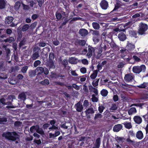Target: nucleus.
Here are the masks:
<instances>
[{
	"label": "nucleus",
	"instance_id": "obj_1",
	"mask_svg": "<svg viewBox=\"0 0 148 148\" xmlns=\"http://www.w3.org/2000/svg\"><path fill=\"white\" fill-rule=\"evenodd\" d=\"M110 48L108 41H104L103 43H102L100 45L99 48L95 47L94 54L97 55V57H100L103 51H105L106 49H108Z\"/></svg>",
	"mask_w": 148,
	"mask_h": 148
},
{
	"label": "nucleus",
	"instance_id": "obj_2",
	"mask_svg": "<svg viewBox=\"0 0 148 148\" xmlns=\"http://www.w3.org/2000/svg\"><path fill=\"white\" fill-rule=\"evenodd\" d=\"M148 29V26L146 23L141 22L138 25V32L139 35H145Z\"/></svg>",
	"mask_w": 148,
	"mask_h": 148
},
{
	"label": "nucleus",
	"instance_id": "obj_3",
	"mask_svg": "<svg viewBox=\"0 0 148 148\" xmlns=\"http://www.w3.org/2000/svg\"><path fill=\"white\" fill-rule=\"evenodd\" d=\"M146 67L144 64H142L140 66H134L132 69L133 72L136 74H139L140 72H144L145 71Z\"/></svg>",
	"mask_w": 148,
	"mask_h": 148
},
{
	"label": "nucleus",
	"instance_id": "obj_4",
	"mask_svg": "<svg viewBox=\"0 0 148 148\" xmlns=\"http://www.w3.org/2000/svg\"><path fill=\"white\" fill-rule=\"evenodd\" d=\"M40 50V48L38 47H36L34 48L33 53L31 56L32 60H36L39 57Z\"/></svg>",
	"mask_w": 148,
	"mask_h": 148
},
{
	"label": "nucleus",
	"instance_id": "obj_5",
	"mask_svg": "<svg viewBox=\"0 0 148 148\" xmlns=\"http://www.w3.org/2000/svg\"><path fill=\"white\" fill-rule=\"evenodd\" d=\"M2 136L9 140L13 141H15L17 138L16 136H12V133L10 132H4L2 135Z\"/></svg>",
	"mask_w": 148,
	"mask_h": 148
},
{
	"label": "nucleus",
	"instance_id": "obj_6",
	"mask_svg": "<svg viewBox=\"0 0 148 148\" xmlns=\"http://www.w3.org/2000/svg\"><path fill=\"white\" fill-rule=\"evenodd\" d=\"M122 6V3L119 0H116L114 4V8L113 10L110 12V14H116L118 10Z\"/></svg>",
	"mask_w": 148,
	"mask_h": 148
},
{
	"label": "nucleus",
	"instance_id": "obj_7",
	"mask_svg": "<svg viewBox=\"0 0 148 148\" xmlns=\"http://www.w3.org/2000/svg\"><path fill=\"white\" fill-rule=\"evenodd\" d=\"M13 19L14 18L13 17L8 16L5 19V23L6 25H10L8 26L11 27H15L16 25L14 23L12 22Z\"/></svg>",
	"mask_w": 148,
	"mask_h": 148
},
{
	"label": "nucleus",
	"instance_id": "obj_8",
	"mask_svg": "<svg viewBox=\"0 0 148 148\" xmlns=\"http://www.w3.org/2000/svg\"><path fill=\"white\" fill-rule=\"evenodd\" d=\"M134 79V76L132 73H127L124 77L125 81L127 83L132 82Z\"/></svg>",
	"mask_w": 148,
	"mask_h": 148
},
{
	"label": "nucleus",
	"instance_id": "obj_9",
	"mask_svg": "<svg viewBox=\"0 0 148 148\" xmlns=\"http://www.w3.org/2000/svg\"><path fill=\"white\" fill-rule=\"evenodd\" d=\"M101 8L103 10L107 9L109 6L108 3L106 0H102L100 3Z\"/></svg>",
	"mask_w": 148,
	"mask_h": 148
},
{
	"label": "nucleus",
	"instance_id": "obj_10",
	"mask_svg": "<svg viewBox=\"0 0 148 148\" xmlns=\"http://www.w3.org/2000/svg\"><path fill=\"white\" fill-rule=\"evenodd\" d=\"M88 52L87 54V56L88 58L91 57L92 55V52L95 54V48H93L91 46H88Z\"/></svg>",
	"mask_w": 148,
	"mask_h": 148
},
{
	"label": "nucleus",
	"instance_id": "obj_11",
	"mask_svg": "<svg viewBox=\"0 0 148 148\" xmlns=\"http://www.w3.org/2000/svg\"><path fill=\"white\" fill-rule=\"evenodd\" d=\"M75 107L77 111L78 112H82L84 109V107L80 101L75 104Z\"/></svg>",
	"mask_w": 148,
	"mask_h": 148
},
{
	"label": "nucleus",
	"instance_id": "obj_12",
	"mask_svg": "<svg viewBox=\"0 0 148 148\" xmlns=\"http://www.w3.org/2000/svg\"><path fill=\"white\" fill-rule=\"evenodd\" d=\"M54 62L53 60L48 61L46 63V66L49 70L51 69H54L55 68V66L54 64Z\"/></svg>",
	"mask_w": 148,
	"mask_h": 148
},
{
	"label": "nucleus",
	"instance_id": "obj_13",
	"mask_svg": "<svg viewBox=\"0 0 148 148\" xmlns=\"http://www.w3.org/2000/svg\"><path fill=\"white\" fill-rule=\"evenodd\" d=\"M133 119L135 123L138 124H140L142 122V118L139 116H134Z\"/></svg>",
	"mask_w": 148,
	"mask_h": 148
},
{
	"label": "nucleus",
	"instance_id": "obj_14",
	"mask_svg": "<svg viewBox=\"0 0 148 148\" xmlns=\"http://www.w3.org/2000/svg\"><path fill=\"white\" fill-rule=\"evenodd\" d=\"M62 20L64 19V21L61 23L59 27V29H62L66 24L69 21L67 17H63L62 18Z\"/></svg>",
	"mask_w": 148,
	"mask_h": 148
},
{
	"label": "nucleus",
	"instance_id": "obj_15",
	"mask_svg": "<svg viewBox=\"0 0 148 148\" xmlns=\"http://www.w3.org/2000/svg\"><path fill=\"white\" fill-rule=\"evenodd\" d=\"M51 76L52 78L55 79L57 78L60 77H65V75H64L60 74L59 73H56L53 72H51Z\"/></svg>",
	"mask_w": 148,
	"mask_h": 148
},
{
	"label": "nucleus",
	"instance_id": "obj_16",
	"mask_svg": "<svg viewBox=\"0 0 148 148\" xmlns=\"http://www.w3.org/2000/svg\"><path fill=\"white\" fill-rule=\"evenodd\" d=\"M26 92H23L20 93L18 95V99L21 100L25 101L26 99Z\"/></svg>",
	"mask_w": 148,
	"mask_h": 148
},
{
	"label": "nucleus",
	"instance_id": "obj_17",
	"mask_svg": "<svg viewBox=\"0 0 148 148\" xmlns=\"http://www.w3.org/2000/svg\"><path fill=\"white\" fill-rule=\"evenodd\" d=\"M79 33L81 36H85L88 34V31L85 29L82 28L79 30Z\"/></svg>",
	"mask_w": 148,
	"mask_h": 148
},
{
	"label": "nucleus",
	"instance_id": "obj_18",
	"mask_svg": "<svg viewBox=\"0 0 148 148\" xmlns=\"http://www.w3.org/2000/svg\"><path fill=\"white\" fill-rule=\"evenodd\" d=\"M118 38L121 41H123L125 40L127 38L126 35L123 32H120L118 35Z\"/></svg>",
	"mask_w": 148,
	"mask_h": 148
},
{
	"label": "nucleus",
	"instance_id": "obj_19",
	"mask_svg": "<svg viewBox=\"0 0 148 148\" xmlns=\"http://www.w3.org/2000/svg\"><path fill=\"white\" fill-rule=\"evenodd\" d=\"M135 47L134 44L132 43H130L129 41L127 42L126 48L128 50L130 51L133 50L135 48Z\"/></svg>",
	"mask_w": 148,
	"mask_h": 148
},
{
	"label": "nucleus",
	"instance_id": "obj_20",
	"mask_svg": "<svg viewBox=\"0 0 148 148\" xmlns=\"http://www.w3.org/2000/svg\"><path fill=\"white\" fill-rule=\"evenodd\" d=\"M87 116H89L88 117L90 118V114H92L94 113L95 112L92 108H88L85 111Z\"/></svg>",
	"mask_w": 148,
	"mask_h": 148
},
{
	"label": "nucleus",
	"instance_id": "obj_21",
	"mask_svg": "<svg viewBox=\"0 0 148 148\" xmlns=\"http://www.w3.org/2000/svg\"><path fill=\"white\" fill-rule=\"evenodd\" d=\"M122 126L121 124H118L115 125L113 127V130L114 132H118L122 129Z\"/></svg>",
	"mask_w": 148,
	"mask_h": 148
},
{
	"label": "nucleus",
	"instance_id": "obj_22",
	"mask_svg": "<svg viewBox=\"0 0 148 148\" xmlns=\"http://www.w3.org/2000/svg\"><path fill=\"white\" fill-rule=\"evenodd\" d=\"M110 45L111 47L115 51H118L119 49L118 46L113 41H112L109 45Z\"/></svg>",
	"mask_w": 148,
	"mask_h": 148
},
{
	"label": "nucleus",
	"instance_id": "obj_23",
	"mask_svg": "<svg viewBox=\"0 0 148 148\" xmlns=\"http://www.w3.org/2000/svg\"><path fill=\"white\" fill-rule=\"evenodd\" d=\"M136 137L138 139L141 140L143 138V134L142 131L141 130H139L136 132Z\"/></svg>",
	"mask_w": 148,
	"mask_h": 148
},
{
	"label": "nucleus",
	"instance_id": "obj_24",
	"mask_svg": "<svg viewBox=\"0 0 148 148\" xmlns=\"http://www.w3.org/2000/svg\"><path fill=\"white\" fill-rule=\"evenodd\" d=\"M36 73H37V75H39L41 74L44 71V69L42 67H38L36 69Z\"/></svg>",
	"mask_w": 148,
	"mask_h": 148
},
{
	"label": "nucleus",
	"instance_id": "obj_25",
	"mask_svg": "<svg viewBox=\"0 0 148 148\" xmlns=\"http://www.w3.org/2000/svg\"><path fill=\"white\" fill-rule=\"evenodd\" d=\"M77 59L74 57L70 58L69 60V62L72 64H75L77 63Z\"/></svg>",
	"mask_w": 148,
	"mask_h": 148
},
{
	"label": "nucleus",
	"instance_id": "obj_26",
	"mask_svg": "<svg viewBox=\"0 0 148 148\" xmlns=\"http://www.w3.org/2000/svg\"><path fill=\"white\" fill-rule=\"evenodd\" d=\"M137 86L140 88L147 89V87L148 88V82H144L143 83Z\"/></svg>",
	"mask_w": 148,
	"mask_h": 148
},
{
	"label": "nucleus",
	"instance_id": "obj_27",
	"mask_svg": "<svg viewBox=\"0 0 148 148\" xmlns=\"http://www.w3.org/2000/svg\"><path fill=\"white\" fill-rule=\"evenodd\" d=\"M90 32L92 34L93 36H100L99 32L98 31L90 29Z\"/></svg>",
	"mask_w": 148,
	"mask_h": 148
},
{
	"label": "nucleus",
	"instance_id": "obj_28",
	"mask_svg": "<svg viewBox=\"0 0 148 148\" xmlns=\"http://www.w3.org/2000/svg\"><path fill=\"white\" fill-rule=\"evenodd\" d=\"M6 5V2L5 0H0V9L5 8Z\"/></svg>",
	"mask_w": 148,
	"mask_h": 148
},
{
	"label": "nucleus",
	"instance_id": "obj_29",
	"mask_svg": "<svg viewBox=\"0 0 148 148\" xmlns=\"http://www.w3.org/2000/svg\"><path fill=\"white\" fill-rule=\"evenodd\" d=\"M36 131L37 133L41 135H43L44 134V131L42 128H40V126L38 125V126L36 127Z\"/></svg>",
	"mask_w": 148,
	"mask_h": 148
},
{
	"label": "nucleus",
	"instance_id": "obj_30",
	"mask_svg": "<svg viewBox=\"0 0 148 148\" xmlns=\"http://www.w3.org/2000/svg\"><path fill=\"white\" fill-rule=\"evenodd\" d=\"M3 48L6 51L7 57L10 56V49L7 48V46L5 45L3 46Z\"/></svg>",
	"mask_w": 148,
	"mask_h": 148
},
{
	"label": "nucleus",
	"instance_id": "obj_31",
	"mask_svg": "<svg viewBox=\"0 0 148 148\" xmlns=\"http://www.w3.org/2000/svg\"><path fill=\"white\" fill-rule=\"evenodd\" d=\"M97 71L94 70L93 71V73L90 75V78L92 79H95L97 77L98 74Z\"/></svg>",
	"mask_w": 148,
	"mask_h": 148
},
{
	"label": "nucleus",
	"instance_id": "obj_32",
	"mask_svg": "<svg viewBox=\"0 0 148 148\" xmlns=\"http://www.w3.org/2000/svg\"><path fill=\"white\" fill-rule=\"evenodd\" d=\"M17 33V41H20L22 36L21 30L20 29L18 30Z\"/></svg>",
	"mask_w": 148,
	"mask_h": 148
},
{
	"label": "nucleus",
	"instance_id": "obj_33",
	"mask_svg": "<svg viewBox=\"0 0 148 148\" xmlns=\"http://www.w3.org/2000/svg\"><path fill=\"white\" fill-rule=\"evenodd\" d=\"M14 40L15 39L13 37L10 36L9 38L4 39L3 41L5 42L11 43L12 42L14 41Z\"/></svg>",
	"mask_w": 148,
	"mask_h": 148
},
{
	"label": "nucleus",
	"instance_id": "obj_34",
	"mask_svg": "<svg viewBox=\"0 0 148 148\" xmlns=\"http://www.w3.org/2000/svg\"><path fill=\"white\" fill-rule=\"evenodd\" d=\"M36 74V70H30L29 71V75L30 77H34Z\"/></svg>",
	"mask_w": 148,
	"mask_h": 148
},
{
	"label": "nucleus",
	"instance_id": "obj_35",
	"mask_svg": "<svg viewBox=\"0 0 148 148\" xmlns=\"http://www.w3.org/2000/svg\"><path fill=\"white\" fill-rule=\"evenodd\" d=\"M137 110L135 108H131L128 111V113L130 115H132L133 114L136 112Z\"/></svg>",
	"mask_w": 148,
	"mask_h": 148
},
{
	"label": "nucleus",
	"instance_id": "obj_36",
	"mask_svg": "<svg viewBox=\"0 0 148 148\" xmlns=\"http://www.w3.org/2000/svg\"><path fill=\"white\" fill-rule=\"evenodd\" d=\"M76 42L80 45L84 46L86 42L84 40H77L76 41Z\"/></svg>",
	"mask_w": 148,
	"mask_h": 148
},
{
	"label": "nucleus",
	"instance_id": "obj_37",
	"mask_svg": "<svg viewBox=\"0 0 148 148\" xmlns=\"http://www.w3.org/2000/svg\"><path fill=\"white\" fill-rule=\"evenodd\" d=\"M137 33H138V32H136V31L132 30L130 32V34L132 36L136 38L138 37L137 36Z\"/></svg>",
	"mask_w": 148,
	"mask_h": 148
},
{
	"label": "nucleus",
	"instance_id": "obj_38",
	"mask_svg": "<svg viewBox=\"0 0 148 148\" xmlns=\"http://www.w3.org/2000/svg\"><path fill=\"white\" fill-rule=\"evenodd\" d=\"M101 95L103 97L106 96L108 93V90L105 89H103L101 90L100 92Z\"/></svg>",
	"mask_w": 148,
	"mask_h": 148
},
{
	"label": "nucleus",
	"instance_id": "obj_39",
	"mask_svg": "<svg viewBox=\"0 0 148 148\" xmlns=\"http://www.w3.org/2000/svg\"><path fill=\"white\" fill-rule=\"evenodd\" d=\"M93 27L95 29H98L100 28V25L97 22H93L92 24Z\"/></svg>",
	"mask_w": 148,
	"mask_h": 148
},
{
	"label": "nucleus",
	"instance_id": "obj_40",
	"mask_svg": "<svg viewBox=\"0 0 148 148\" xmlns=\"http://www.w3.org/2000/svg\"><path fill=\"white\" fill-rule=\"evenodd\" d=\"M115 140L118 143H121L124 142V138L123 137H120L118 136H116Z\"/></svg>",
	"mask_w": 148,
	"mask_h": 148
},
{
	"label": "nucleus",
	"instance_id": "obj_41",
	"mask_svg": "<svg viewBox=\"0 0 148 148\" xmlns=\"http://www.w3.org/2000/svg\"><path fill=\"white\" fill-rule=\"evenodd\" d=\"M40 84L44 85H48L49 83V80L47 79H45L44 80L41 81L40 82Z\"/></svg>",
	"mask_w": 148,
	"mask_h": 148
},
{
	"label": "nucleus",
	"instance_id": "obj_42",
	"mask_svg": "<svg viewBox=\"0 0 148 148\" xmlns=\"http://www.w3.org/2000/svg\"><path fill=\"white\" fill-rule=\"evenodd\" d=\"M55 15L56 18L58 20H61L62 18V16L61 14L58 11H57L56 12Z\"/></svg>",
	"mask_w": 148,
	"mask_h": 148
},
{
	"label": "nucleus",
	"instance_id": "obj_43",
	"mask_svg": "<svg viewBox=\"0 0 148 148\" xmlns=\"http://www.w3.org/2000/svg\"><path fill=\"white\" fill-rule=\"evenodd\" d=\"M29 25L27 24H25L23 26L21 30L23 32H25L29 29Z\"/></svg>",
	"mask_w": 148,
	"mask_h": 148
},
{
	"label": "nucleus",
	"instance_id": "obj_44",
	"mask_svg": "<svg viewBox=\"0 0 148 148\" xmlns=\"http://www.w3.org/2000/svg\"><path fill=\"white\" fill-rule=\"evenodd\" d=\"M38 125H33L31 126L30 128V131L32 133L36 131V127H38Z\"/></svg>",
	"mask_w": 148,
	"mask_h": 148
},
{
	"label": "nucleus",
	"instance_id": "obj_45",
	"mask_svg": "<svg viewBox=\"0 0 148 148\" xmlns=\"http://www.w3.org/2000/svg\"><path fill=\"white\" fill-rule=\"evenodd\" d=\"M100 36H93V40L95 44H97L98 42L100 40Z\"/></svg>",
	"mask_w": 148,
	"mask_h": 148
},
{
	"label": "nucleus",
	"instance_id": "obj_46",
	"mask_svg": "<svg viewBox=\"0 0 148 148\" xmlns=\"http://www.w3.org/2000/svg\"><path fill=\"white\" fill-rule=\"evenodd\" d=\"M125 127L127 129H130L132 127V124L131 123L125 122L123 123Z\"/></svg>",
	"mask_w": 148,
	"mask_h": 148
},
{
	"label": "nucleus",
	"instance_id": "obj_47",
	"mask_svg": "<svg viewBox=\"0 0 148 148\" xmlns=\"http://www.w3.org/2000/svg\"><path fill=\"white\" fill-rule=\"evenodd\" d=\"M99 80V79H96V81H93L92 82V84L93 86L94 87H96L98 85V83Z\"/></svg>",
	"mask_w": 148,
	"mask_h": 148
},
{
	"label": "nucleus",
	"instance_id": "obj_48",
	"mask_svg": "<svg viewBox=\"0 0 148 148\" xmlns=\"http://www.w3.org/2000/svg\"><path fill=\"white\" fill-rule=\"evenodd\" d=\"M41 63V61L39 60H36L34 62L33 65L34 67H37Z\"/></svg>",
	"mask_w": 148,
	"mask_h": 148
},
{
	"label": "nucleus",
	"instance_id": "obj_49",
	"mask_svg": "<svg viewBox=\"0 0 148 148\" xmlns=\"http://www.w3.org/2000/svg\"><path fill=\"white\" fill-rule=\"evenodd\" d=\"M110 51L106 52L105 53V55L106 57H110V58H112L114 56V54L113 53H110Z\"/></svg>",
	"mask_w": 148,
	"mask_h": 148
},
{
	"label": "nucleus",
	"instance_id": "obj_50",
	"mask_svg": "<svg viewBox=\"0 0 148 148\" xmlns=\"http://www.w3.org/2000/svg\"><path fill=\"white\" fill-rule=\"evenodd\" d=\"M28 67V66H27L23 67L21 70V72L24 73H26Z\"/></svg>",
	"mask_w": 148,
	"mask_h": 148
},
{
	"label": "nucleus",
	"instance_id": "obj_51",
	"mask_svg": "<svg viewBox=\"0 0 148 148\" xmlns=\"http://www.w3.org/2000/svg\"><path fill=\"white\" fill-rule=\"evenodd\" d=\"M102 117V115L100 113H98L95 114L94 117V119L96 120L98 118H101Z\"/></svg>",
	"mask_w": 148,
	"mask_h": 148
},
{
	"label": "nucleus",
	"instance_id": "obj_52",
	"mask_svg": "<svg viewBox=\"0 0 148 148\" xmlns=\"http://www.w3.org/2000/svg\"><path fill=\"white\" fill-rule=\"evenodd\" d=\"M54 58V53L52 52L50 53L49 55V59L50 60H53Z\"/></svg>",
	"mask_w": 148,
	"mask_h": 148
},
{
	"label": "nucleus",
	"instance_id": "obj_53",
	"mask_svg": "<svg viewBox=\"0 0 148 148\" xmlns=\"http://www.w3.org/2000/svg\"><path fill=\"white\" fill-rule=\"evenodd\" d=\"M7 121V119L3 116L2 118H0V124L2 123L3 122H6Z\"/></svg>",
	"mask_w": 148,
	"mask_h": 148
},
{
	"label": "nucleus",
	"instance_id": "obj_54",
	"mask_svg": "<svg viewBox=\"0 0 148 148\" xmlns=\"http://www.w3.org/2000/svg\"><path fill=\"white\" fill-rule=\"evenodd\" d=\"M105 108V107L102 106H99L98 107V110L100 113H101L103 112Z\"/></svg>",
	"mask_w": 148,
	"mask_h": 148
},
{
	"label": "nucleus",
	"instance_id": "obj_55",
	"mask_svg": "<svg viewBox=\"0 0 148 148\" xmlns=\"http://www.w3.org/2000/svg\"><path fill=\"white\" fill-rule=\"evenodd\" d=\"M15 98V96L13 95H9L8 96V98L7 99V100H11V101H13V99H14Z\"/></svg>",
	"mask_w": 148,
	"mask_h": 148
},
{
	"label": "nucleus",
	"instance_id": "obj_56",
	"mask_svg": "<svg viewBox=\"0 0 148 148\" xmlns=\"http://www.w3.org/2000/svg\"><path fill=\"white\" fill-rule=\"evenodd\" d=\"M21 5V3L20 1H17L15 4V7L16 9H19Z\"/></svg>",
	"mask_w": 148,
	"mask_h": 148
},
{
	"label": "nucleus",
	"instance_id": "obj_57",
	"mask_svg": "<svg viewBox=\"0 0 148 148\" xmlns=\"http://www.w3.org/2000/svg\"><path fill=\"white\" fill-rule=\"evenodd\" d=\"M133 58L136 62H139L141 61L140 59L136 56H133Z\"/></svg>",
	"mask_w": 148,
	"mask_h": 148
},
{
	"label": "nucleus",
	"instance_id": "obj_58",
	"mask_svg": "<svg viewBox=\"0 0 148 148\" xmlns=\"http://www.w3.org/2000/svg\"><path fill=\"white\" fill-rule=\"evenodd\" d=\"M38 3V5L40 7H41L44 2V0H37Z\"/></svg>",
	"mask_w": 148,
	"mask_h": 148
},
{
	"label": "nucleus",
	"instance_id": "obj_59",
	"mask_svg": "<svg viewBox=\"0 0 148 148\" xmlns=\"http://www.w3.org/2000/svg\"><path fill=\"white\" fill-rule=\"evenodd\" d=\"M39 15L36 14H34L32 15L31 17L34 20H35L36 19L38 18L39 16Z\"/></svg>",
	"mask_w": 148,
	"mask_h": 148
},
{
	"label": "nucleus",
	"instance_id": "obj_60",
	"mask_svg": "<svg viewBox=\"0 0 148 148\" xmlns=\"http://www.w3.org/2000/svg\"><path fill=\"white\" fill-rule=\"evenodd\" d=\"M113 99L114 101L116 102L118 101L119 99V97L117 95H114L113 96Z\"/></svg>",
	"mask_w": 148,
	"mask_h": 148
},
{
	"label": "nucleus",
	"instance_id": "obj_61",
	"mask_svg": "<svg viewBox=\"0 0 148 148\" xmlns=\"http://www.w3.org/2000/svg\"><path fill=\"white\" fill-rule=\"evenodd\" d=\"M34 143L38 145H39L41 143V141L40 139H34Z\"/></svg>",
	"mask_w": 148,
	"mask_h": 148
},
{
	"label": "nucleus",
	"instance_id": "obj_62",
	"mask_svg": "<svg viewBox=\"0 0 148 148\" xmlns=\"http://www.w3.org/2000/svg\"><path fill=\"white\" fill-rule=\"evenodd\" d=\"M130 23L129 22L126 23L123 26V27L125 28L124 29H125L126 30V29L129 28L130 26Z\"/></svg>",
	"mask_w": 148,
	"mask_h": 148
},
{
	"label": "nucleus",
	"instance_id": "obj_63",
	"mask_svg": "<svg viewBox=\"0 0 148 148\" xmlns=\"http://www.w3.org/2000/svg\"><path fill=\"white\" fill-rule=\"evenodd\" d=\"M83 106L86 107H87L89 106V102L87 100H85L83 103Z\"/></svg>",
	"mask_w": 148,
	"mask_h": 148
},
{
	"label": "nucleus",
	"instance_id": "obj_64",
	"mask_svg": "<svg viewBox=\"0 0 148 148\" xmlns=\"http://www.w3.org/2000/svg\"><path fill=\"white\" fill-rule=\"evenodd\" d=\"M142 117L144 119V120L146 121H148V114L147 113L146 114L143 115Z\"/></svg>",
	"mask_w": 148,
	"mask_h": 148
}]
</instances>
